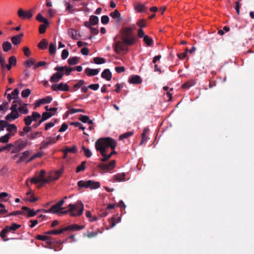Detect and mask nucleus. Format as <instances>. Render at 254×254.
Listing matches in <instances>:
<instances>
[{
    "label": "nucleus",
    "mask_w": 254,
    "mask_h": 254,
    "mask_svg": "<svg viewBox=\"0 0 254 254\" xmlns=\"http://www.w3.org/2000/svg\"><path fill=\"white\" fill-rule=\"evenodd\" d=\"M27 105L28 104L22 103L21 99L13 101L10 108L11 112L6 116L5 120L10 122L18 118L20 114H27L29 113Z\"/></svg>",
    "instance_id": "1"
},
{
    "label": "nucleus",
    "mask_w": 254,
    "mask_h": 254,
    "mask_svg": "<svg viewBox=\"0 0 254 254\" xmlns=\"http://www.w3.org/2000/svg\"><path fill=\"white\" fill-rule=\"evenodd\" d=\"M116 141L110 137L100 138L95 142V144L96 150L100 153L103 151L106 152L108 148H116Z\"/></svg>",
    "instance_id": "2"
},
{
    "label": "nucleus",
    "mask_w": 254,
    "mask_h": 254,
    "mask_svg": "<svg viewBox=\"0 0 254 254\" xmlns=\"http://www.w3.org/2000/svg\"><path fill=\"white\" fill-rule=\"evenodd\" d=\"M68 209L64 212V213H69L72 217L81 215L84 210V205L81 201H77L74 204H69L67 206Z\"/></svg>",
    "instance_id": "3"
},
{
    "label": "nucleus",
    "mask_w": 254,
    "mask_h": 254,
    "mask_svg": "<svg viewBox=\"0 0 254 254\" xmlns=\"http://www.w3.org/2000/svg\"><path fill=\"white\" fill-rule=\"evenodd\" d=\"M133 28L130 27L124 28L122 31V40L125 45L129 46L134 43L135 39L131 34Z\"/></svg>",
    "instance_id": "4"
},
{
    "label": "nucleus",
    "mask_w": 254,
    "mask_h": 254,
    "mask_svg": "<svg viewBox=\"0 0 254 254\" xmlns=\"http://www.w3.org/2000/svg\"><path fill=\"white\" fill-rule=\"evenodd\" d=\"M41 119V114L37 112H33L31 115L27 116L24 119V122L27 126H30L32 122L39 121Z\"/></svg>",
    "instance_id": "5"
},
{
    "label": "nucleus",
    "mask_w": 254,
    "mask_h": 254,
    "mask_svg": "<svg viewBox=\"0 0 254 254\" xmlns=\"http://www.w3.org/2000/svg\"><path fill=\"white\" fill-rule=\"evenodd\" d=\"M78 186L79 187L90 188L92 189L99 188L100 186L99 182H94L91 180L88 181H80L78 182Z\"/></svg>",
    "instance_id": "6"
},
{
    "label": "nucleus",
    "mask_w": 254,
    "mask_h": 254,
    "mask_svg": "<svg viewBox=\"0 0 254 254\" xmlns=\"http://www.w3.org/2000/svg\"><path fill=\"white\" fill-rule=\"evenodd\" d=\"M45 172L44 170H41L40 174L37 177L31 179V182L35 184L38 183H41L42 184L48 183L47 179H45Z\"/></svg>",
    "instance_id": "7"
},
{
    "label": "nucleus",
    "mask_w": 254,
    "mask_h": 254,
    "mask_svg": "<svg viewBox=\"0 0 254 254\" xmlns=\"http://www.w3.org/2000/svg\"><path fill=\"white\" fill-rule=\"evenodd\" d=\"M64 200L62 199L55 205H53L49 210H44V211L46 213H57L60 210L63 209V207L62 206L64 204Z\"/></svg>",
    "instance_id": "8"
},
{
    "label": "nucleus",
    "mask_w": 254,
    "mask_h": 254,
    "mask_svg": "<svg viewBox=\"0 0 254 254\" xmlns=\"http://www.w3.org/2000/svg\"><path fill=\"white\" fill-rule=\"evenodd\" d=\"M51 88L53 91H69V87L66 83L61 82L59 83L54 84L52 85Z\"/></svg>",
    "instance_id": "9"
},
{
    "label": "nucleus",
    "mask_w": 254,
    "mask_h": 254,
    "mask_svg": "<svg viewBox=\"0 0 254 254\" xmlns=\"http://www.w3.org/2000/svg\"><path fill=\"white\" fill-rule=\"evenodd\" d=\"M64 172V169L63 168L60 169L59 170L52 171L49 173L47 180L48 182L56 180L59 178Z\"/></svg>",
    "instance_id": "10"
},
{
    "label": "nucleus",
    "mask_w": 254,
    "mask_h": 254,
    "mask_svg": "<svg viewBox=\"0 0 254 254\" xmlns=\"http://www.w3.org/2000/svg\"><path fill=\"white\" fill-rule=\"evenodd\" d=\"M116 161L113 160L108 164H100L98 165L99 168L103 171H109L115 167Z\"/></svg>",
    "instance_id": "11"
},
{
    "label": "nucleus",
    "mask_w": 254,
    "mask_h": 254,
    "mask_svg": "<svg viewBox=\"0 0 254 254\" xmlns=\"http://www.w3.org/2000/svg\"><path fill=\"white\" fill-rule=\"evenodd\" d=\"M18 15L22 19H30L32 16L33 14L31 10L23 11L22 8H20L18 11Z\"/></svg>",
    "instance_id": "12"
},
{
    "label": "nucleus",
    "mask_w": 254,
    "mask_h": 254,
    "mask_svg": "<svg viewBox=\"0 0 254 254\" xmlns=\"http://www.w3.org/2000/svg\"><path fill=\"white\" fill-rule=\"evenodd\" d=\"M57 72L54 73L50 78V81L52 82H56L61 80L63 75L64 72L61 70H56Z\"/></svg>",
    "instance_id": "13"
},
{
    "label": "nucleus",
    "mask_w": 254,
    "mask_h": 254,
    "mask_svg": "<svg viewBox=\"0 0 254 254\" xmlns=\"http://www.w3.org/2000/svg\"><path fill=\"white\" fill-rule=\"evenodd\" d=\"M55 113H52L50 112H45L41 115V119L39 120L38 124L36 125V127H38L42 124L43 122L47 120L49 118H51L52 116L55 115Z\"/></svg>",
    "instance_id": "14"
},
{
    "label": "nucleus",
    "mask_w": 254,
    "mask_h": 254,
    "mask_svg": "<svg viewBox=\"0 0 254 254\" xmlns=\"http://www.w3.org/2000/svg\"><path fill=\"white\" fill-rule=\"evenodd\" d=\"M56 142L55 137H50L47 138V140H44L41 143L40 148L44 149L48 147V145L55 143Z\"/></svg>",
    "instance_id": "15"
},
{
    "label": "nucleus",
    "mask_w": 254,
    "mask_h": 254,
    "mask_svg": "<svg viewBox=\"0 0 254 254\" xmlns=\"http://www.w3.org/2000/svg\"><path fill=\"white\" fill-rule=\"evenodd\" d=\"M21 227V225L16 223H12L11 225L7 226L3 229V233H8L10 232L15 231Z\"/></svg>",
    "instance_id": "16"
},
{
    "label": "nucleus",
    "mask_w": 254,
    "mask_h": 254,
    "mask_svg": "<svg viewBox=\"0 0 254 254\" xmlns=\"http://www.w3.org/2000/svg\"><path fill=\"white\" fill-rule=\"evenodd\" d=\"M68 35L73 40H77L80 36V33L74 29L70 28L67 31Z\"/></svg>",
    "instance_id": "17"
},
{
    "label": "nucleus",
    "mask_w": 254,
    "mask_h": 254,
    "mask_svg": "<svg viewBox=\"0 0 254 254\" xmlns=\"http://www.w3.org/2000/svg\"><path fill=\"white\" fill-rule=\"evenodd\" d=\"M30 152L29 151H24L18 161H17V164H19L22 162H25L26 163H28L29 161L28 160L29 159V155H30Z\"/></svg>",
    "instance_id": "18"
},
{
    "label": "nucleus",
    "mask_w": 254,
    "mask_h": 254,
    "mask_svg": "<svg viewBox=\"0 0 254 254\" xmlns=\"http://www.w3.org/2000/svg\"><path fill=\"white\" fill-rule=\"evenodd\" d=\"M19 90L18 88L15 89L10 94H8L7 95V98L9 101L13 99L14 101H16L17 99H20L18 97L19 94Z\"/></svg>",
    "instance_id": "19"
},
{
    "label": "nucleus",
    "mask_w": 254,
    "mask_h": 254,
    "mask_svg": "<svg viewBox=\"0 0 254 254\" xmlns=\"http://www.w3.org/2000/svg\"><path fill=\"white\" fill-rule=\"evenodd\" d=\"M6 130L9 132L7 134H10V136H11L12 135H14L17 132V128L14 124H9L6 128Z\"/></svg>",
    "instance_id": "20"
},
{
    "label": "nucleus",
    "mask_w": 254,
    "mask_h": 254,
    "mask_svg": "<svg viewBox=\"0 0 254 254\" xmlns=\"http://www.w3.org/2000/svg\"><path fill=\"white\" fill-rule=\"evenodd\" d=\"M84 228V226H79L77 224H72L70 225L67 227L64 228V231H67V230H70V231H79L80 230H82Z\"/></svg>",
    "instance_id": "21"
},
{
    "label": "nucleus",
    "mask_w": 254,
    "mask_h": 254,
    "mask_svg": "<svg viewBox=\"0 0 254 254\" xmlns=\"http://www.w3.org/2000/svg\"><path fill=\"white\" fill-rule=\"evenodd\" d=\"M55 70H61L63 72L64 71H65V73L66 75H68L70 73V72L72 71L73 69L72 68L70 67H67L66 66H56L55 68Z\"/></svg>",
    "instance_id": "22"
},
{
    "label": "nucleus",
    "mask_w": 254,
    "mask_h": 254,
    "mask_svg": "<svg viewBox=\"0 0 254 254\" xmlns=\"http://www.w3.org/2000/svg\"><path fill=\"white\" fill-rule=\"evenodd\" d=\"M124 42H118L115 45V51L116 53H119L122 51L125 50V48L124 46Z\"/></svg>",
    "instance_id": "23"
},
{
    "label": "nucleus",
    "mask_w": 254,
    "mask_h": 254,
    "mask_svg": "<svg viewBox=\"0 0 254 254\" xmlns=\"http://www.w3.org/2000/svg\"><path fill=\"white\" fill-rule=\"evenodd\" d=\"M85 72L89 76H94L99 73V70L98 69L87 68L85 69Z\"/></svg>",
    "instance_id": "24"
},
{
    "label": "nucleus",
    "mask_w": 254,
    "mask_h": 254,
    "mask_svg": "<svg viewBox=\"0 0 254 254\" xmlns=\"http://www.w3.org/2000/svg\"><path fill=\"white\" fill-rule=\"evenodd\" d=\"M23 36V33H20L19 35H17L16 36H13L11 37V40L12 43L14 45H17L20 43L21 41V38Z\"/></svg>",
    "instance_id": "25"
},
{
    "label": "nucleus",
    "mask_w": 254,
    "mask_h": 254,
    "mask_svg": "<svg viewBox=\"0 0 254 254\" xmlns=\"http://www.w3.org/2000/svg\"><path fill=\"white\" fill-rule=\"evenodd\" d=\"M16 64V58L14 56H11L9 58L8 64H6V68L10 70L11 66Z\"/></svg>",
    "instance_id": "26"
},
{
    "label": "nucleus",
    "mask_w": 254,
    "mask_h": 254,
    "mask_svg": "<svg viewBox=\"0 0 254 254\" xmlns=\"http://www.w3.org/2000/svg\"><path fill=\"white\" fill-rule=\"evenodd\" d=\"M102 78L106 79L107 80H110L112 77V73L109 69H105L101 74Z\"/></svg>",
    "instance_id": "27"
},
{
    "label": "nucleus",
    "mask_w": 254,
    "mask_h": 254,
    "mask_svg": "<svg viewBox=\"0 0 254 254\" xmlns=\"http://www.w3.org/2000/svg\"><path fill=\"white\" fill-rule=\"evenodd\" d=\"M79 120L83 123H87L89 125L93 124V121L90 120L88 116L81 115L79 117Z\"/></svg>",
    "instance_id": "28"
},
{
    "label": "nucleus",
    "mask_w": 254,
    "mask_h": 254,
    "mask_svg": "<svg viewBox=\"0 0 254 254\" xmlns=\"http://www.w3.org/2000/svg\"><path fill=\"white\" fill-rule=\"evenodd\" d=\"M129 82L132 84H139L142 82V80L139 76L134 75L129 79Z\"/></svg>",
    "instance_id": "29"
},
{
    "label": "nucleus",
    "mask_w": 254,
    "mask_h": 254,
    "mask_svg": "<svg viewBox=\"0 0 254 254\" xmlns=\"http://www.w3.org/2000/svg\"><path fill=\"white\" fill-rule=\"evenodd\" d=\"M3 51L4 52H7L12 49L11 44L8 41H5L2 43V45Z\"/></svg>",
    "instance_id": "30"
},
{
    "label": "nucleus",
    "mask_w": 254,
    "mask_h": 254,
    "mask_svg": "<svg viewBox=\"0 0 254 254\" xmlns=\"http://www.w3.org/2000/svg\"><path fill=\"white\" fill-rule=\"evenodd\" d=\"M111 16L116 19L117 22H119L121 19V14L118 10H115L110 14Z\"/></svg>",
    "instance_id": "31"
},
{
    "label": "nucleus",
    "mask_w": 254,
    "mask_h": 254,
    "mask_svg": "<svg viewBox=\"0 0 254 254\" xmlns=\"http://www.w3.org/2000/svg\"><path fill=\"white\" fill-rule=\"evenodd\" d=\"M114 179L116 181L121 182L126 180L125 173H119L114 176Z\"/></svg>",
    "instance_id": "32"
},
{
    "label": "nucleus",
    "mask_w": 254,
    "mask_h": 254,
    "mask_svg": "<svg viewBox=\"0 0 254 254\" xmlns=\"http://www.w3.org/2000/svg\"><path fill=\"white\" fill-rule=\"evenodd\" d=\"M64 6L66 7V10L70 13H73L74 12V6L71 5L69 2L67 1H64Z\"/></svg>",
    "instance_id": "33"
},
{
    "label": "nucleus",
    "mask_w": 254,
    "mask_h": 254,
    "mask_svg": "<svg viewBox=\"0 0 254 254\" xmlns=\"http://www.w3.org/2000/svg\"><path fill=\"white\" fill-rule=\"evenodd\" d=\"M143 39V41L146 44L147 46L151 47L152 46L153 44V39L148 37L147 35L145 36Z\"/></svg>",
    "instance_id": "34"
},
{
    "label": "nucleus",
    "mask_w": 254,
    "mask_h": 254,
    "mask_svg": "<svg viewBox=\"0 0 254 254\" xmlns=\"http://www.w3.org/2000/svg\"><path fill=\"white\" fill-rule=\"evenodd\" d=\"M64 232V228L61 229L59 230H51L47 231L45 233V234H50V235H59Z\"/></svg>",
    "instance_id": "35"
},
{
    "label": "nucleus",
    "mask_w": 254,
    "mask_h": 254,
    "mask_svg": "<svg viewBox=\"0 0 254 254\" xmlns=\"http://www.w3.org/2000/svg\"><path fill=\"white\" fill-rule=\"evenodd\" d=\"M133 134V131H128V132H125V133L121 134V135H120L119 140H122L125 138H127L131 136V135H132Z\"/></svg>",
    "instance_id": "36"
},
{
    "label": "nucleus",
    "mask_w": 254,
    "mask_h": 254,
    "mask_svg": "<svg viewBox=\"0 0 254 254\" xmlns=\"http://www.w3.org/2000/svg\"><path fill=\"white\" fill-rule=\"evenodd\" d=\"M36 19L41 22H43V23L46 24H49L48 20L44 18L40 13L37 14Z\"/></svg>",
    "instance_id": "37"
},
{
    "label": "nucleus",
    "mask_w": 254,
    "mask_h": 254,
    "mask_svg": "<svg viewBox=\"0 0 254 254\" xmlns=\"http://www.w3.org/2000/svg\"><path fill=\"white\" fill-rule=\"evenodd\" d=\"M94 63L97 64H101L106 63V60L103 58L96 57L93 59Z\"/></svg>",
    "instance_id": "38"
},
{
    "label": "nucleus",
    "mask_w": 254,
    "mask_h": 254,
    "mask_svg": "<svg viewBox=\"0 0 254 254\" xmlns=\"http://www.w3.org/2000/svg\"><path fill=\"white\" fill-rule=\"evenodd\" d=\"M79 60V58L77 57H74L72 58H69L67 62L70 65H74L77 64Z\"/></svg>",
    "instance_id": "39"
},
{
    "label": "nucleus",
    "mask_w": 254,
    "mask_h": 254,
    "mask_svg": "<svg viewBox=\"0 0 254 254\" xmlns=\"http://www.w3.org/2000/svg\"><path fill=\"white\" fill-rule=\"evenodd\" d=\"M48 46V42L45 39H43L38 44L40 49L44 50L46 49Z\"/></svg>",
    "instance_id": "40"
},
{
    "label": "nucleus",
    "mask_w": 254,
    "mask_h": 254,
    "mask_svg": "<svg viewBox=\"0 0 254 254\" xmlns=\"http://www.w3.org/2000/svg\"><path fill=\"white\" fill-rule=\"evenodd\" d=\"M10 138V134H6L0 137V143H7Z\"/></svg>",
    "instance_id": "41"
},
{
    "label": "nucleus",
    "mask_w": 254,
    "mask_h": 254,
    "mask_svg": "<svg viewBox=\"0 0 254 254\" xmlns=\"http://www.w3.org/2000/svg\"><path fill=\"white\" fill-rule=\"evenodd\" d=\"M194 84H195L194 81L193 80H191V81H188L186 83L183 84L182 85V87L183 88L188 89L190 87L194 85Z\"/></svg>",
    "instance_id": "42"
},
{
    "label": "nucleus",
    "mask_w": 254,
    "mask_h": 254,
    "mask_svg": "<svg viewBox=\"0 0 254 254\" xmlns=\"http://www.w3.org/2000/svg\"><path fill=\"white\" fill-rule=\"evenodd\" d=\"M35 61L34 60L30 59L24 62V65L26 67H30L32 65H34Z\"/></svg>",
    "instance_id": "43"
},
{
    "label": "nucleus",
    "mask_w": 254,
    "mask_h": 254,
    "mask_svg": "<svg viewBox=\"0 0 254 254\" xmlns=\"http://www.w3.org/2000/svg\"><path fill=\"white\" fill-rule=\"evenodd\" d=\"M8 109V103L4 102L0 105V111L5 112Z\"/></svg>",
    "instance_id": "44"
},
{
    "label": "nucleus",
    "mask_w": 254,
    "mask_h": 254,
    "mask_svg": "<svg viewBox=\"0 0 254 254\" xmlns=\"http://www.w3.org/2000/svg\"><path fill=\"white\" fill-rule=\"evenodd\" d=\"M31 130V127H29L28 126L25 127L23 128V131L19 132V135L21 136H24L25 135L29 132Z\"/></svg>",
    "instance_id": "45"
},
{
    "label": "nucleus",
    "mask_w": 254,
    "mask_h": 254,
    "mask_svg": "<svg viewBox=\"0 0 254 254\" xmlns=\"http://www.w3.org/2000/svg\"><path fill=\"white\" fill-rule=\"evenodd\" d=\"M89 21L92 25H96L98 23L99 19L97 16L92 15L90 17Z\"/></svg>",
    "instance_id": "46"
},
{
    "label": "nucleus",
    "mask_w": 254,
    "mask_h": 254,
    "mask_svg": "<svg viewBox=\"0 0 254 254\" xmlns=\"http://www.w3.org/2000/svg\"><path fill=\"white\" fill-rule=\"evenodd\" d=\"M144 7V4L137 3L134 5V8L137 12H139L142 11Z\"/></svg>",
    "instance_id": "47"
},
{
    "label": "nucleus",
    "mask_w": 254,
    "mask_h": 254,
    "mask_svg": "<svg viewBox=\"0 0 254 254\" xmlns=\"http://www.w3.org/2000/svg\"><path fill=\"white\" fill-rule=\"evenodd\" d=\"M43 104H48L52 102L53 98L50 96H47L45 98L41 99Z\"/></svg>",
    "instance_id": "48"
},
{
    "label": "nucleus",
    "mask_w": 254,
    "mask_h": 254,
    "mask_svg": "<svg viewBox=\"0 0 254 254\" xmlns=\"http://www.w3.org/2000/svg\"><path fill=\"white\" fill-rule=\"evenodd\" d=\"M31 92V90L29 89L23 90L21 92V96L23 98H27L30 95Z\"/></svg>",
    "instance_id": "49"
},
{
    "label": "nucleus",
    "mask_w": 254,
    "mask_h": 254,
    "mask_svg": "<svg viewBox=\"0 0 254 254\" xmlns=\"http://www.w3.org/2000/svg\"><path fill=\"white\" fill-rule=\"evenodd\" d=\"M149 129L147 128H145L143 129V133L142 134V141L140 143V144H142L143 141H146L148 139L147 137L146 136V134L148 132Z\"/></svg>",
    "instance_id": "50"
},
{
    "label": "nucleus",
    "mask_w": 254,
    "mask_h": 254,
    "mask_svg": "<svg viewBox=\"0 0 254 254\" xmlns=\"http://www.w3.org/2000/svg\"><path fill=\"white\" fill-rule=\"evenodd\" d=\"M82 148L84 151V155L87 157L89 158L92 156V153L89 149L85 148L84 146H82Z\"/></svg>",
    "instance_id": "51"
},
{
    "label": "nucleus",
    "mask_w": 254,
    "mask_h": 254,
    "mask_svg": "<svg viewBox=\"0 0 254 254\" xmlns=\"http://www.w3.org/2000/svg\"><path fill=\"white\" fill-rule=\"evenodd\" d=\"M56 50V46L53 43H51L49 46V52H50V54L52 55V54H55Z\"/></svg>",
    "instance_id": "52"
},
{
    "label": "nucleus",
    "mask_w": 254,
    "mask_h": 254,
    "mask_svg": "<svg viewBox=\"0 0 254 254\" xmlns=\"http://www.w3.org/2000/svg\"><path fill=\"white\" fill-rule=\"evenodd\" d=\"M86 163V162L85 161H83L81 165L78 166L77 168H76V172L77 173H78L79 172H81V171H82L83 170H84L85 168V164Z\"/></svg>",
    "instance_id": "53"
},
{
    "label": "nucleus",
    "mask_w": 254,
    "mask_h": 254,
    "mask_svg": "<svg viewBox=\"0 0 254 254\" xmlns=\"http://www.w3.org/2000/svg\"><path fill=\"white\" fill-rule=\"evenodd\" d=\"M8 124H9L5 121H3V120L0 121V129H1V131L3 130L4 128L5 127L7 128Z\"/></svg>",
    "instance_id": "54"
},
{
    "label": "nucleus",
    "mask_w": 254,
    "mask_h": 254,
    "mask_svg": "<svg viewBox=\"0 0 254 254\" xmlns=\"http://www.w3.org/2000/svg\"><path fill=\"white\" fill-rule=\"evenodd\" d=\"M68 55H69L68 51L66 49H64L62 51V55H61L62 59L63 60H65L68 57Z\"/></svg>",
    "instance_id": "55"
},
{
    "label": "nucleus",
    "mask_w": 254,
    "mask_h": 254,
    "mask_svg": "<svg viewBox=\"0 0 254 254\" xmlns=\"http://www.w3.org/2000/svg\"><path fill=\"white\" fill-rule=\"evenodd\" d=\"M48 25V24H46L45 23L40 25L39 27V32L41 34L44 33L45 32L46 29Z\"/></svg>",
    "instance_id": "56"
},
{
    "label": "nucleus",
    "mask_w": 254,
    "mask_h": 254,
    "mask_svg": "<svg viewBox=\"0 0 254 254\" xmlns=\"http://www.w3.org/2000/svg\"><path fill=\"white\" fill-rule=\"evenodd\" d=\"M0 64L2 68H6V64L5 63V59L2 56V55H0Z\"/></svg>",
    "instance_id": "57"
},
{
    "label": "nucleus",
    "mask_w": 254,
    "mask_h": 254,
    "mask_svg": "<svg viewBox=\"0 0 254 254\" xmlns=\"http://www.w3.org/2000/svg\"><path fill=\"white\" fill-rule=\"evenodd\" d=\"M84 84V81L83 80H78L76 83H75L73 85L74 88H79L81 87L82 85H83Z\"/></svg>",
    "instance_id": "58"
},
{
    "label": "nucleus",
    "mask_w": 254,
    "mask_h": 254,
    "mask_svg": "<svg viewBox=\"0 0 254 254\" xmlns=\"http://www.w3.org/2000/svg\"><path fill=\"white\" fill-rule=\"evenodd\" d=\"M56 122V120H55V122H51L46 123L45 125V130H47L48 129H49L50 128L53 127L55 126Z\"/></svg>",
    "instance_id": "59"
},
{
    "label": "nucleus",
    "mask_w": 254,
    "mask_h": 254,
    "mask_svg": "<svg viewBox=\"0 0 254 254\" xmlns=\"http://www.w3.org/2000/svg\"><path fill=\"white\" fill-rule=\"evenodd\" d=\"M42 135L41 132H35L30 135V138L32 139H35L38 136H40Z\"/></svg>",
    "instance_id": "60"
},
{
    "label": "nucleus",
    "mask_w": 254,
    "mask_h": 254,
    "mask_svg": "<svg viewBox=\"0 0 254 254\" xmlns=\"http://www.w3.org/2000/svg\"><path fill=\"white\" fill-rule=\"evenodd\" d=\"M109 18L107 15H103L101 17V22L103 24H106L109 22Z\"/></svg>",
    "instance_id": "61"
},
{
    "label": "nucleus",
    "mask_w": 254,
    "mask_h": 254,
    "mask_svg": "<svg viewBox=\"0 0 254 254\" xmlns=\"http://www.w3.org/2000/svg\"><path fill=\"white\" fill-rule=\"evenodd\" d=\"M37 239L41 240V241H46L49 239V237L46 236V235H38L36 237Z\"/></svg>",
    "instance_id": "62"
},
{
    "label": "nucleus",
    "mask_w": 254,
    "mask_h": 254,
    "mask_svg": "<svg viewBox=\"0 0 254 254\" xmlns=\"http://www.w3.org/2000/svg\"><path fill=\"white\" fill-rule=\"evenodd\" d=\"M71 125H74L75 127H78L79 129L82 130H84L85 127L83 126V125L80 123L78 122H75L72 123Z\"/></svg>",
    "instance_id": "63"
},
{
    "label": "nucleus",
    "mask_w": 254,
    "mask_h": 254,
    "mask_svg": "<svg viewBox=\"0 0 254 254\" xmlns=\"http://www.w3.org/2000/svg\"><path fill=\"white\" fill-rule=\"evenodd\" d=\"M138 36L139 38H144L147 35L145 34L142 28H140L138 31Z\"/></svg>",
    "instance_id": "64"
}]
</instances>
